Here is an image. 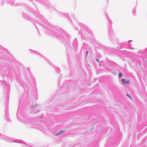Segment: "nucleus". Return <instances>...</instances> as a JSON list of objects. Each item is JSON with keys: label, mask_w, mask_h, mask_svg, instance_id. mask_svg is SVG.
I'll use <instances>...</instances> for the list:
<instances>
[{"label": "nucleus", "mask_w": 147, "mask_h": 147, "mask_svg": "<svg viewBox=\"0 0 147 147\" xmlns=\"http://www.w3.org/2000/svg\"><path fill=\"white\" fill-rule=\"evenodd\" d=\"M88 51H87V52H86V56H87V55H88Z\"/></svg>", "instance_id": "20e7f679"}, {"label": "nucleus", "mask_w": 147, "mask_h": 147, "mask_svg": "<svg viewBox=\"0 0 147 147\" xmlns=\"http://www.w3.org/2000/svg\"><path fill=\"white\" fill-rule=\"evenodd\" d=\"M121 81L123 84H128L129 83V81H127L125 79L123 78L121 80Z\"/></svg>", "instance_id": "f257e3e1"}, {"label": "nucleus", "mask_w": 147, "mask_h": 147, "mask_svg": "<svg viewBox=\"0 0 147 147\" xmlns=\"http://www.w3.org/2000/svg\"><path fill=\"white\" fill-rule=\"evenodd\" d=\"M96 60H97V61L98 62H99V60H98V59H97Z\"/></svg>", "instance_id": "423d86ee"}, {"label": "nucleus", "mask_w": 147, "mask_h": 147, "mask_svg": "<svg viewBox=\"0 0 147 147\" xmlns=\"http://www.w3.org/2000/svg\"><path fill=\"white\" fill-rule=\"evenodd\" d=\"M65 132V131L64 130H61L59 131L58 132H57L56 133V134H55L56 136H58L60 135H61L63 134Z\"/></svg>", "instance_id": "f03ea898"}, {"label": "nucleus", "mask_w": 147, "mask_h": 147, "mask_svg": "<svg viewBox=\"0 0 147 147\" xmlns=\"http://www.w3.org/2000/svg\"><path fill=\"white\" fill-rule=\"evenodd\" d=\"M127 96L129 98H131V97H130V96L128 94H127Z\"/></svg>", "instance_id": "39448f33"}, {"label": "nucleus", "mask_w": 147, "mask_h": 147, "mask_svg": "<svg viewBox=\"0 0 147 147\" xmlns=\"http://www.w3.org/2000/svg\"><path fill=\"white\" fill-rule=\"evenodd\" d=\"M122 76V74L121 73H120L119 75V77L121 78Z\"/></svg>", "instance_id": "7ed1b4c3"}]
</instances>
